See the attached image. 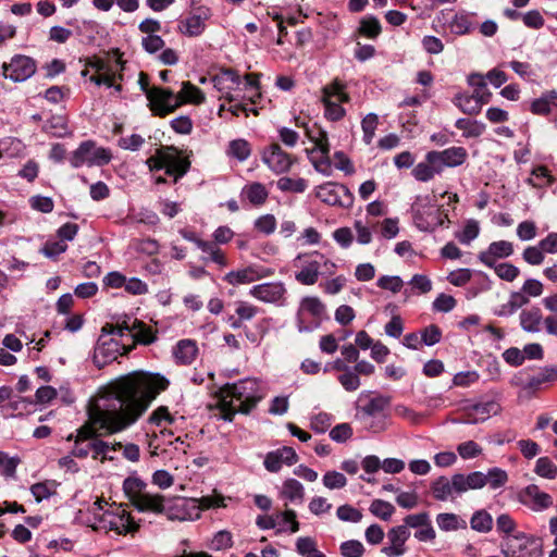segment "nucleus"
Listing matches in <instances>:
<instances>
[{"instance_id": "f257e3e1", "label": "nucleus", "mask_w": 557, "mask_h": 557, "mask_svg": "<svg viewBox=\"0 0 557 557\" xmlns=\"http://www.w3.org/2000/svg\"><path fill=\"white\" fill-rule=\"evenodd\" d=\"M169 381L154 373L134 371L111 381L104 394L87 409L88 419L77 430L72 455L85 458L91 453L82 442L122 432L133 425L148 409Z\"/></svg>"}, {"instance_id": "f03ea898", "label": "nucleus", "mask_w": 557, "mask_h": 557, "mask_svg": "<svg viewBox=\"0 0 557 557\" xmlns=\"http://www.w3.org/2000/svg\"><path fill=\"white\" fill-rule=\"evenodd\" d=\"M258 391V382L250 379L226 385L219 401L222 419L231 422L237 412L249 413L262 399Z\"/></svg>"}, {"instance_id": "7ed1b4c3", "label": "nucleus", "mask_w": 557, "mask_h": 557, "mask_svg": "<svg viewBox=\"0 0 557 557\" xmlns=\"http://www.w3.org/2000/svg\"><path fill=\"white\" fill-rule=\"evenodd\" d=\"M146 487L147 484L136 476H128L123 482V491L137 510L162 513L165 509V498L160 494L147 492Z\"/></svg>"}, {"instance_id": "20e7f679", "label": "nucleus", "mask_w": 557, "mask_h": 557, "mask_svg": "<svg viewBox=\"0 0 557 557\" xmlns=\"http://www.w3.org/2000/svg\"><path fill=\"white\" fill-rule=\"evenodd\" d=\"M147 164L150 171L164 169L166 175L174 177V183L183 177L190 166L189 160L181 157L177 148L173 146L159 148L153 156L148 158Z\"/></svg>"}, {"instance_id": "39448f33", "label": "nucleus", "mask_w": 557, "mask_h": 557, "mask_svg": "<svg viewBox=\"0 0 557 557\" xmlns=\"http://www.w3.org/2000/svg\"><path fill=\"white\" fill-rule=\"evenodd\" d=\"M111 159L112 153L109 149L98 147L92 140H85L73 151L70 163L73 168L102 166L108 164Z\"/></svg>"}, {"instance_id": "423d86ee", "label": "nucleus", "mask_w": 557, "mask_h": 557, "mask_svg": "<svg viewBox=\"0 0 557 557\" xmlns=\"http://www.w3.org/2000/svg\"><path fill=\"white\" fill-rule=\"evenodd\" d=\"M322 92L325 116L331 121L342 120L346 112L341 103L349 101L346 85L338 78H335L323 87Z\"/></svg>"}, {"instance_id": "0eeeda50", "label": "nucleus", "mask_w": 557, "mask_h": 557, "mask_svg": "<svg viewBox=\"0 0 557 557\" xmlns=\"http://www.w3.org/2000/svg\"><path fill=\"white\" fill-rule=\"evenodd\" d=\"M139 528L131 513L124 508L117 507L114 510H106L99 519L95 530L114 531L116 534H133Z\"/></svg>"}, {"instance_id": "6e6552de", "label": "nucleus", "mask_w": 557, "mask_h": 557, "mask_svg": "<svg viewBox=\"0 0 557 557\" xmlns=\"http://www.w3.org/2000/svg\"><path fill=\"white\" fill-rule=\"evenodd\" d=\"M147 99L149 109L153 115L164 117L182 106V101L171 89L153 86L149 90Z\"/></svg>"}, {"instance_id": "1a4fd4ad", "label": "nucleus", "mask_w": 557, "mask_h": 557, "mask_svg": "<svg viewBox=\"0 0 557 557\" xmlns=\"http://www.w3.org/2000/svg\"><path fill=\"white\" fill-rule=\"evenodd\" d=\"M518 500L534 512H542L554 505L550 494L544 492L536 484H530L518 493Z\"/></svg>"}, {"instance_id": "9d476101", "label": "nucleus", "mask_w": 557, "mask_h": 557, "mask_svg": "<svg viewBox=\"0 0 557 557\" xmlns=\"http://www.w3.org/2000/svg\"><path fill=\"white\" fill-rule=\"evenodd\" d=\"M36 72L35 61L23 54L14 55L10 63H3L2 74L5 78H10L13 82H24Z\"/></svg>"}, {"instance_id": "9b49d317", "label": "nucleus", "mask_w": 557, "mask_h": 557, "mask_svg": "<svg viewBox=\"0 0 557 557\" xmlns=\"http://www.w3.org/2000/svg\"><path fill=\"white\" fill-rule=\"evenodd\" d=\"M317 197L330 205L349 208L354 202L352 194L343 184L326 183L317 190Z\"/></svg>"}, {"instance_id": "f8f14e48", "label": "nucleus", "mask_w": 557, "mask_h": 557, "mask_svg": "<svg viewBox=\"0 0 557 557\" xmlns=\"http://www.w3.org/2000/svg\"><path fill=\"white\" fill-rule=\"evenodd\" d=\"M468 158V152L463 147H449L442 151L432 150L425 154L426 161L438 164L441 171L444 168H455L463 164Z\"/></svg>"}, {"instance_id": "ddd939ff", "label": "nucleus", "mask_w": 557, "mask_h": 557, "mask_svg": "<svg viewBox=\"0 0 557 557\" xmlns=\"http://www.w3.org/2000/svg\"><path fill=\"white\" fill-rule=\"evenodd\" d=\"M465 416L460 420L461 423L476 424L484 422L491 416H495L500 411V406L494 400L478 403L463 407Z\"/></svg>"}, {"instance_id": "4468645a", "label": "nucleus", "mask_w": 557, "mask_h": 557, "mask_svg": "<svg viewBox=\"0 0 557 557\" xmlns=\"http://www.w3.org/2000/svg\"><path fill=\"white\" fill-rule=\"evenodd\" d=\"M262 161L276 174L287 172L294 163L290 154L285 152L278 144H272L263 150Z\"/></svg>"}, {"instance_id": "2eb2a0df", "label": "nucleus", "mask_w": 557, "mask_h": 557, "mask_svg": "<svg viewBox=\"0 0 557 557\" xmlns=\"http://www.w3.org/2000/svg\"><path fill=\"white\" fill-rule=\"evenodd\" d=\"M410 536L406 527H394L387 533L388 545L382 548L387 557H400L406 553V542Z\"/></svg>"}, {"instance_id": "dca6fc26", "label": "nucleus", "mask_w": 557, "mask_h": 557, "mask_svg": "<svg viewBox=\"0 0 557 557\" xmlns=\"http://www.w3.org/2000/svg\"><path fill=\"white\" fill-rule=\"evenodd\" d=\"M271 274L269 270L257 265H249L244 269L231 271L225 274L224 281L231 285L249 284L255 281L267 277Z\"/></svg>"}, {"instance_id": "f3484780", "label": "nucleus", "mask_w": 557, "mask_h": 557, "mask_svg": "<svg viewBox=\"0 0 557 557\" xmlns=\"http://www.w3.org/2000/svg\"><path fill=\"white\" fill-rule=\"evenodd\" d=\"M298 461V456L294 448L284 446L270 451L264 458V467L270 472H277L283 465L292 466Z\"/></svg>"}, {"instance_id": "a211bd4d", "label": "nucleus", "mask_w": 557, "mask_h": 557, "mask_svg": "<svg viewBox=\"0 0 557 557\" xmlns=\"http://www.w3.org/2000/svg\"><path fill=\"white\" fill-rule=\"evenodd\" d=\"M286 293V289L282 283H264L253 286L249 294L256 299L268 302L277 304L280 302Z\"/></svg>"}, {"instance_id": "6ab92c4d", "label": "nucleus", "mask_w": 557, "mask_h": 557, "mask_svg": "<svg viewBox=\"0 0 557 557\" xmlns=\"http://www.w3.org/2000/svg\"><path fill=\"white\" fill-rule=\"evenodd\" d=\"M513 252V246L510 242L499 240L490 244L487 250L481 251L478 256L479 260L486 267H495L498 258H507Z\"/></svg>"}, {"instance_id": "aec40b11", "label": "nucleus", "mask_w": 557, "mask_h": 557, "mask_svg": "<svg viewBox=\"0 0 557 557\" xmlns=\"http://www.w3.org/2000/svg\"><path fill=\"white\" fill-rule=\"evenodd\" d=\"M209 17L208 9L198 8L196 12L190 14L181 22L180 30L186 36L195 37L202 34L206 28V21Z\"/></svg>"}, {"instance_id": "412c9836", "label": "nucleus", "mask_w": 557, "mask_h": 557, "mask_svg": "<svg viewBox=\"0 0 557 557\" xmlns=\"http://www.w3.org/2000/svg\"><path fill=\"white\" fill-rule=\"evenodd\" d=\"M482 487H484V479L483 472L481 471H474L467 475L461 473L453 475V488H455L456 495Z\"/></svg>"}, {"instance_id": "4be33fe9", "label": "nucleus", "mask_w": 557, "mask_h": 557, "mask_svg": "<svg viewBox=\"0 0 557 557\" xmlns=\"http://www.w3.org/2000/svg\"><path fill=\"white\" fill-rule=\"evenodd\" d=\"M519 319L523 331L528 333H539L545 318H543V313L540 308L532 307L530 309L522 310Z\"/></svg>"}, {"instance_id": "5701e85b", "label": "nucleus", "mask_w": 557, "mask_h": 557, "mask_svg": "<svg viewBox=\"0 0 557 557\" xmlns=\"http://www.w3.org/2000/svg\"><path fill=\"white\" fill-rule=\"evenodd\" d=\"M552 106L557 108V91L549 90L540 98L534 99L530 104V111L535 115H547L552 111Z\"/></svg>"}, {"instance_id": "b1692460", "label": "nucleus", "mask_w": 557, "mask_h": 557, "mask_svg": "<svg viewBox=\"0 0 557 557\" xmlns=\"http://www.w3.org/2000/svg\"><path fill=\"white\" fill-rule=\"evenodd\" d=\"M306 135L314 144V148L310 151L311 154L315 152L330 153L329 138L325 131L314 124L312 127H306Z\"/></svg>"}, {"instance_id": "393cba45", "label": "nucleus", "mask_w": 557, "mask_h": 557, "mask_svg": "<svg viewBox=\"0 0 557 557\" xmlns=\"http://www.w3.org/2000/svg\"><path fill=\"white\" fill-rule=\"evenodd\" d=\"M195 244L208 256L205 260H210L222 268L228 264L225 253L215 243L196 239Z\"/></svg>"}, {"instance_id": "a878e982", "label": "nucleus", "mask_w": 557, "mask_h": 557, "mask_svg": "<svg viewBox=\"0 0 557 557\" xmlns=\"http://www.w3.org/2000/svg\"><path fill=\"white\" fill-rule=\"evenodd\" d=\"M392 398L386 395H375L363 407L362 412L367 418L385 414L384 411L389 407Z\"/></svg>"}, {"instance_id": "bb28decb", "label": "nucleus", "mask_w": 557, "mask_h": 557, "mask_svg": "<svg viewBox=\"0 0 557 557\" xmlns=\"http://www.w3.org/2000/svg\"><path fill=\"white\" fill-rule=\"evenodd\" d=\"M198 352L197 345L194 341L183 339L180 341L174 350V356L182 364H190Z\"/></svg>"}, {"instance_id": "cd10ccee", "label": "nucleus", "mask_w": 557, "mask_h": 557, "mask_svg": "<svg viewBox=\"0 0 557 557\" xmlns=\"http://www.w3.org/2000/svg\"><path fill=\"white\" fill-rule=\"evenodd\" d=\"M88 447L91 450L92 458L100 459L103 462L106 459L112 460L113 457L108 456V451L121 449L122 444L119 442L110 446L107 442L95 437L89 438Z\"/></svg>"}, {"instance_id": "c85d7f7f", "label": "nucleus", "mask_w": 557, "mask_h": 557, "mask_svg": "<svg viewBox=\"0 0 557 557\" xmlns=\"http://www.w3.org/2000/svg\"><path fill=\"white\" fill-rule=\"evenodd\" d=\"M280 495L290 502L301 503L305 498V487L296 479H287L283 482Z\"/></svg>"}, {"instance_id": "c756f323", "label": "nucleus", "mask_w": 557, "mask_h": 557, "mask_svg": "<svg viewBox=\"0 0 557 557\" xmlns=\"http://www.w3.org/2000/svg\"><path fill=\"white\" fill-rule=\"evenodd\" d=\"M182 104L189 102L193 104H200L205 102L203 92L190 82H183L181 91L176 95Z\"/></svg>"}, {"instance_id": "7c9ffc66", "label": "nucleus", "mask_w": 557, "mask_h": 557, "mask_svg": "<svg viewBox=\"0 0 557 557\" xmlns=\"http://www.w3.org/2000/svg\"><path fill=\"white\" fill-rule=\"evenodd\" d=\"M433 496L437 500H447L454 498L456 495L455 488H453V478L449 480L446 476H440L432 484Z\"/></svg>"}, {"instance_id": "2f4dec72", "label": "nucleus", "mask_w": 557, "mask_h": 557, "mask_svg": "<svg viewBox=\"0 0 557 557\" xmlns=\"http://www.w3.org/2000/svg\"><path fill=\"white\" fill-rule=\"evenodd\" d=\"M440 173H442L440 165L426 160L419 162L411 172L412 176L419 182H429L435 174Z\"/></svg>"}, {"instance_id": "473e14b6", "label": "nucleus", "mask_w": 557, "mask_h": 557, "mask_svg": "<svg viewBox=\"0 0 557 557\" xmlns=\"http://www.w3.org/2000/svg\"><path fill=\"white\" fill-rule=\"evenodd\" d=\"M455 126L462 131L466 138H475L481 136L485 131V125L482 122L470 119H458Z\"/></svg>"}, {"instance_id": "72a5a7b5", "label": "nucleus", "mask_w": 557, "mask_h": 557, "mask_svg": "<svg viewBox=\"0 0 557 557\" xmlns=\"http://www.w3.org/2000/svg\"><path fill=\"white\" fill-rule=\"evenodd\" d=\"M227 154L237 159L239 162L246 161L251 154L250 144L243 138L230 141L227 147Z\"/></svg>"}, {"instance_id": "f704fd0d", "label": "nucleus", "mask_w": 557, "mask_h": 557, "mask_svg": "<svg viewBox=\"0 0 557 557\" xmlns=\"http://www.w3.org/2000/svg\"><path fill=\"white\" fill-rule=\"evenodd\" d=\"M243 193L253 206L263 205L269 196L267 188L261 183H252L245 186Z\"/></svg>"}, {"instance_id": "c9c22d12", "label": "nucleus", "mask_w": 557, "mask_h": 557, "mask_svg": "<svg viewBox=\"0 0 557 557\" xmlns=\"http://www.w3.org/2000/svg\"><path fill=\"white\" fill-rule=\"evenodd\" d=\"M133 334L132 337L135 342L149 345L154 342L156 335L151 327L147 326L144 322L134 320L132 323Z\"/></svg>"}, {"instance_id": "e433bc0d", "label": "nucleus", "mask_w": 557, "mask_h": 557, "mask_svg": "<svg viewBox=\"0 0 557 557\" xmlns=\"http://www.w3.org/2000/svg\"><path fill=\"white\" fill-rule=\"evenodd\" d=\"M436 522L443 531H456L467 528V522L455 513H440L436 517Z\"/></svg>"}, {"instance_id": "4c0bfd02", "label": "nucleus", "mask_w": 557, "mask_h": 557, "mask_svg": "<svg viewBox=\"0 0 557 557\" xmlns=\"http://www.w3.org/2000/svg\"><path fill=\"white\" fill-rule=\"evenodd\" d=\"M529 297L521 292H513L510 294L509 300L503 306V309L497 312L498 315L512 314L519 308L529 304Z\"/></svg>"}, {"instance_id": "58836bf2", "label": "nucleus", "mask_w": 557, "mask_h": 557, "mask_svg": "<svg viewBox=\"0 0 557 557\" xmlns=\"http://www.w3.org/2000/svg\"><path fill=\"white\" fill-rule=\"evenodd\" d=\"M534 472L541 478L554 480L557 478V466L548 457H540L535 462Z\"/></svg>"}, {"instance_id": "ea45409f", "label": "nucleus", "mask_w": 557, "mask_h": 557, "mask_svg": "<svg viewBox=\"0 0 557 557\" xmlns=\"http://www.w3.org/2000/svg\"><path fill=\"white\" fill-rule=\"evenodd\" d=\"M471 528L478 532L486 533L492 530V516L485 510L475 511L470 520Z\"/></svg>"}, {"instance_id": "a19ab883", "label": "nucleus", "mask_w": 557, "mask_h": 557, "mask_svg": "<svg viewBox=\"0 0 557 557\" xmlns=\"http://www.w3.org/2000/svg\"><path fill=\"white\" fill-rule=\"evenodd\" d=\"M484 486L490 485L491 488L496 490L504 486L508 481V474L500 468H492L487 473H483Z\"/></svg>"}, {"instance_id": "79ce46f5", "label": "nucleus", "mask_w": 557, "mask_h": 557, "mask_svg": "<svg viewBox=\"0 0 557 557\" xmlns=\"http://www.w3.org/2000/svg\"><path fill=\"white\" fill-rule=\"evenodd\" d=\"M456 106L469 115H476L480 113V104L472 95H457L455 98Z\"/></svg>"}, {"instance_id": "37998d69", "label": "nucleus", "mask_w": 557, "mask_h": 557, "mask_svg": "<svg viewBox=\"0 0 557 557\" xmlns=\"http://www.w3.org/2000/svg\"><path fill=\"white\" fill-rule=\"evenodd\" d=\"M319 269L320 263L318 261H311L296 274V280L305 285H313L318 281Z\"/></svg>"}, {"instance_id": "c03bdc74", "label": "nucleus", "mask_w": 557, "mask_h": 557, "mask_svg": "<svg viewBox=\"0 0 557 557\" xmlns=\"http://www.w3.org/2000/svg\"><path fill=\"white\" fill-rule=\"evenodd\" d=\"M276 184L280 190L288 193H304L308 186L306 180L288 176L281 177Z\"/></svg>"}, {"instance_id": "a18cd8bd", "label": "nucleus", "mask_w": 557, "mask_h": 557, "mask_svg": "<svg viewBox=\"0 0 557 557\" xmlns=\"http://www.w3.org/2000/svg\"><path fill=\"white\" fill-rule=\"evenodd\" d=\"M325 311V307L318 297H306L301 300L299 314L308 312L314 318H321Z\"/></svg>"}, {"instance_id": "49530a36", "label": "nucleus", "mask_w": 557, "mask_h": 557, "mask_svg": "<svg viewBox=\"0 0 557 557\" xmlns=\"http://www.w3.org/2000/svg\"><path fill=\"white\" fill-rule=\"evenodd\" d=\"M380 21L374 16H366L361 20L359 33L368 38H376L381 34Z\"/></svg>"}, {"instance_id": "de8ad7c7", "label": "nucleus", "mask_w": 557, "mask_h": 557, "mask_svg": "<svg viewBox=\"0 0 557 557\" xmlns=\"http://www.w3.org/2000/svg\"><path fill=\"white\" fill-rule=\"evenodd\" d=\"M369 510L375 517L384 521H388L392 518L393 513L395 512V507L388 502L382 499H374L371 503Z\"/></svg>"}, {"instance_id": "09e8293b", "label": "nucleus", "mask_w": 557, "mask_h": 557, "mask_svg": "<svg viewBox=\"0 0 557 557\" xmlns=\"http://www.w3.org/2000/svg\"><path fill=\"white\" fill-rule=\"evenodd\" d=\"M377 124L379 117L374 113H369L363 117L361 127L363 132V141L366 145H370L372 143Z\"/></svg>"}, {"instance_id": "8fccbe9b", "label": "nucleus", "mask_w": 557, "mask_h": 557, "mask_svg": "<svg viewBox=\"0 0 557 557\" xmlns=\"http://www.w3.org/2000/svg\"><path fill=\"white\" fill-rule=\"evenodd\" d=\"M322 482L327 490H339L346 486L347 479L342 472L331 470L324 473Z\"/></svg>"}, {"instance_id": "3c124183", "label": "nucleus", "mask_w": 557, "mask_h": 557, "mask_svg": "<svg viewBox=\"0 0 557 557\" xmlns=\"http://www.w3.org/2000/svg\"><path fill=\"white\" fill-rule=\"evenodd\" d=\"M337 380L343 386V388L347 392L357 391L361 384L359 375L352 368H349L344 373L338 375Z\"/></svg>"}, {"instance_id": "603ef678", "label": "nucleus", "mask_w": 557, "mask_h": 557, "mask_svg": "<svg viewBox=\"0 0 557 557\" xmlns=\"http://www.w3.org/2000/svg\"><path fill=\"white\" fill-rule=\"evenodd\" d=\"M480 226L475 220H469L463 230L456 234V238L465 245L470 244L479 235Z\"/></svg>"}, {"instance_id": "864d4df0", "label": "nucleus", "mask_w": 557, "mask_h": 557, "mask_svg": "<svg viewBox=\"0 0 557 557\" xmlns=\"http://www.w3.org/2000/svg\"><path fill=\"white\" fill-rule=\"evenodd\" d=\"M336 516L345 522L357 523L362 519V512L348 504L339 506L336 510Z\"/></svg>"}, {"instance_id": "5fc2aeb1", "label": "nucleus", "mask_w": 557, "mask_h": 557, "mask_svg": "<svg viewBox=\"0 0 557 557\" xmlns=\"http://www.w3.org/2000/svg\"><path fill=\"white\" fill-rule=\"evenodd\" d=\"M339 549L343 557H362L364 554L363 544L357 540L343 542Z\"/></svg>"}, {"instance_id": "6e6d98bb", "label": "nucleus", "mask_w": 557, "mask_h": 557, "mask_svg": "<svg viewBox=\"0 0 557 557\" xmlns=\"http://www.w3.org/2000/svg\"><path fill=\"white\" fill-rule=\"evenodd\" d=\"M492 268L495 270V273L499 278L507 282L515 281L520 273V270L516 265L507 262L499 264L495 263V267Z\"/></svg>"}, {"instance_id": "4d7b16f0", "label": "nucleus", "mask_w": 557, "mask_h": 557, "mask_svg": "<svg viewBox=\"0 0 557 557\" xmlns=\"http://www.w3.org/2000/svg\"><path fill=\"white\" fill-rule=\"evenodd\" d=\"M532 175L540 182H534L533 178H529V183L531 185H533L534 187H544V186H549L553 182H554V178L553 176L549 174V171L546 166H543V165H540L537 168H535L533 171H532Z\"/></svg>"}, {"instance_id": "13d9d810", "label": "nucleus", "mask_w": 557, "mask_h": 557, "mask_svg": "<svg viewBox=\"0 0 557 557\" xmlns=\"http://www.w3.org/2000/svg\"><path fill=\"white\" fill-rule=\"evenodd\" d=\"M18 463L20 458L9 457L7 454L0 451V468L2 475L8 478L14 476Z\"/></svg>"}, {"instance_id": "bf43d9fd", "label": "nucleus", "mask_w": 557, "mask_h": 557, "mask_svg": "<svg viewBox=\"0 0 557 557\" xmlns=\"http://www.w3.org/2000/svg\"><path fill=\"white\" fill-rule=\"evenodd\" d=\"M235 313L240 319V321L244 323L245 321H250L255 318V315L259 312L258 307L250 305L246 301H237L236 304Z\"/></svg>"}, {"instance_id": "052dcab7", "label": "nucleus", "mask_w": 557, "mask_h": 557, "mask_svg": "<svg viewBox=\"0 0 557 557\" xmlns=\"http://www.w3.org/2000/svg\"><path fill=\"white\" fill-rule=\"evenodd\" d=\"M457 451L462 459H470L481 455L482 448L474 441H467L457 446Z\"/></svg>"}, {"instance_id": "680f3d73", "label": "nucleus", "mask_w": 557, "mask_h": 557, "mask_svg": "<svg viewBox=\"0 0 557 557\" xmlns=\"http://www.w3.org/2000/svg\"><path fill=\"white\" fill-rule=\"evenodd\" d=\"M352 436L349 423H339L330 431V437L337 443H344Z\"/></svg>"}, {"instance_id": "e2e57ef3", "label": "nucleus", "mask_w": 557, "mask_h": 557, "mask_svg": "<svg viewBox=\"0 0 557 557\" xmlns=\"http://www.w3.org/2000/svg\"><path fill=\"white\" fill-rule=\"evenodd\" d=\"M376 285L382 289H387L396 294L403 288L404 282L399 276L396 275H383L377 280Z\"/></svg>"}, {"instance_id": "0e129e2a", "label": "nucleus", "mask_w": 557, "mask_h": 557, "mask_svg": "<svg viewBox=\"0 0 557 557\" xmlns=\"http://www.w3.org/2000/svg\"><path fill=\"white\" fill-rule=\"evenodd\" d=\"M523 260L532 265H539L544 261V251L541 246H529L523 250Z\"/></svg>"}, {"instance_id": "69168bd1", "label": "nucleus", "mask_w": 557, "mask_h": 557, "mask_svg": "<svg viewBox=\"0 0 557 557\" xmlns=\"http://www.w3.org/2000/svg\"><path fill=\"white\" fill-rule=\"evenodd\" d=\"M255 227L267 235L272 234L276 228V219L272 214H264L255 221Z\"/></svg>"}, {"instance_id": "338daca9", "label": "nucleus", "mask_w": 557, "mask_h": 557, "mask_svg": "<svg viewBox=\"0 0 557 557\" xmlns=\"http://www.w3.org/2000/svg\"><path fill=\"white\" fill-rule=\"evenodd\" d=\"M232 546H233L232 534L225 530L218 532L211 541V547L215 550L227 549Z\"/></svg>"}, {"instance_id": "774afa93", "label": "nucleus", "mask_w": 557, "mask_h": 557, "mask_svg": "<svg viewBox=\"0 0 557 557\" xmlns=\"http://www.w3.org/2000/svg\"><path fill=\"white\" fill-rule=\"evenodd\" d=\"M442 338V332L438 326L431 324L421 332V342L428 346L437 344Z\"/></svg>"}]
</instances>
